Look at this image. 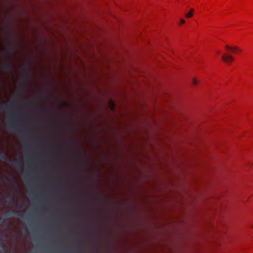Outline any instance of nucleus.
Here are the masks:
<instances>
[{"instance_id": "1", "label": "nucleus", "mask_w": 253, "mask_h": 253, "mask_svg": "<svg viewBox=\"0 0 253 253\" xmlns=\"http://www.w3.org/2000/svg\"><path fill=\"white\" fill-rule=\"evenodd\" d=\"M18 121V118L16 115H14L8 122V127L15 131H17V122Z\"/></svg>"}, {"instance_id": "2", "label": "nucleus", "mask_w": 253, "mask_h": 253, "mask_svg": "<svg viewBox=\"0 0 253 253\" xmlns=\"http://www.w3.org/2000/svg\"><path fill=\"white\" fill-rule=\"evenodd\" d=\"M1 69L5 72L11 73L14 69L13 66L7 62L1 66Z\"/></svg>"}, {"instance_id": "3", "label": "nucleus", "mask_w": 253, "mask_h": 253, "mask_svg": "<svg viewBox=\"0 0 253 253\" xmlns=\"http://www.w3.org/2000/svg\"><path fill=\"white\" fill-rule=\"evenodd\" d=\"M4 104V106H1L2 103L0 102V110H7L9 112H10L11 114L15 115V112L12 111L11 110V106L6 104V103H3Z\"/></svg>"}, {"instance_id": "4", "label": "nucleus", "mask_w": 253, "mask_h": 253, "mask_svg": "<svg viewBox=\"0 0 253 253\" xmlns=\"http://www.w3.org/2000/svg\"><path fill=\"white\" fill-rule=\"evenodd\" d=\"M222 59L225 62L227 63H230L234 60V58L232 56L226 54H224L222 55Z\"/></svg>"}, {"instance_id": "5", "label": "nucleus", "mask_w": 253, "mask_h": 253, "mask_svg": "<svg viewBox=\"0 0 253 253\" xmlns=\"http://www.w3.org/2000/svg\"><path fill=\"white\" fill-rule=\"evenodd\" d=\"M225 48L227 49H230V50H231L232 52H233V53H236V52H240L241 51L240 49L238 47H237L236 46L232 47V46H228V45H226L225 46Z\"/></svg>"}, {"instance_id": "6", "label": "nucleus", "mask_w": 253, "mask_h": 253, "mask_svg": "<svg viewBox=\"0 0 253 253\" xmlns=\"http://www.w3.org/2000/svg\"><path fill=\"white\" fill-rule=\"evenodd\" d=\"M22 214V211H18L17 212L12 211L10 213H9L8 214V215L10 216H14V215L18 216H20Z\"/></svg>"}, {"instance_id": "7", "label": "nucleus", "mask_w": 253, "mask_h": 253, "mask_svg": "<svg viewBox=\"0 0 253 253\" xmlns=\"http://www.w3.org/2000/svg\"><path fill=\"white\" fill-rule=\"evenodd\" d=\"M24 70L25 73L24 74V76L26 78H29L31 76V74L28 72V68L27 67H24Z\"/></svg>"}, {"instance_id": "8", "label": "nucleus", "mask_w": 253, "mask_h": 253, "mask_svg": "<svg viewBox=\"0 0 253 253\" xmlns=\"http://www.w3.org/2000/svg\"><path fill=\"white\" fill-rule=\"evenodd\" d=\"M193 12H194V9H191L190 10V11L186 14V15H185L186 17V18H190V17H192Z\"/></svg>"}, {"instance_id": "9", "label": "nucleus", "mask_w": 253, "mask_h": 253, "mask_svg": "<svg viewBox=\"0 0 253 253\" xmlns=\"http://www.w3.org/2000/svg\"><path fill=\"white\" fill-rule=\"evenodd\" d=\"M6 157V154L5 152H0V158L2 159H4Z\"/></svg>"}, {"instance_id": "10", "label": "nucleus", "mask_w": 253, "mask_h": 253, "mask_svg": "<svg viewBox=\"0 0 253 253\" xmlns=\"http://www.w3.org/2000/svg\"><path fill=\"white\" fill-rule=\"evenodd\" d=\"M18 163H16V164H15V166H16V167H17L18 168H21V162H20V161H19V159L18 160Z\"/></svg>"}, {"instance_id": "11", "label": "nucleus", "mask_w": 253, "mask_h": 253, "mask_svg": "<svg viewBox=\"0 0 253 253\" xmlns=\"http://www.w3.org/2000/svg\"><path fill=\"white\" fill-rule=\"evenodd\" d=\"M192 83L196 85V84H197L198 81L196 79L194 78L192 80Z\"/></svg>"}, {"instance_id": "12", "label": "nucleus", "mask_w": 253, "mask_h": 253, "mask_svg": "<svg viewBox=\"0 0 253 253\" xmlns=\"http://www.w3.org/2000/svg\"><path fill=\"white\" fill-rule=\"evenodd\" d=\"M29 216H30V214H27L26 215H25L23 217V218L24 219H29Z\"/></svg>"}, {"instance_id": "13", "label": "nucleus", "mask_w": 253, "mask_h": 253, "mask_svg": "<svg viewBox=\"0 0 253 253\" xmlns=\"http://www.w3.org/2000/svg\"><path fill=\"white\" fill-rule=\"evenodd\" d=\"M110 105L112 109H114L115 108V104L113 102H111Z\"/></svg>"}, {"instance_id": "14", "label": "nucleus", "mask_w": 253, "mask_h": 253, "mask_svg": "<svg viewBox=\"0 0 253 253\" xmlns=\"http://www.w3.org/2000/svg\"><path fill=\"white\" fill-rule=\"evenodd\" d=\"M49 198H45L43 201V203H44V204L48 203L49 202Z\"/></svg>"}, {"instance_id": "15", "label": "nucleus", "mask_w": 253, "mask_h": 253, "mask_svg": "<svg viewBox=\"0 0 253 253\" xmlns=\"http://www.w3.org/2000/svg\"><path fill=\"white\" fill-rule=\"evenodd\" d=\"M4 221V218H1L0 217V225L1 224H2V223H3Z\"/></svg>"}, {"instance_id": "16", "label": "nucleus", "mask_w": 253, "mask_h": 253, "mask_svg": "<svg viewBox=\"0 0 253 253\" xmlns=\"http://www.w3.org/2000/svg\"><path fill=\"white\" fill-rule=\"evenodd\" d=\"M12 50L11 49H8L7 50V53H9V54H11L12 53Z\"/></svg>"}, {"instance_id": "17", "label": "nucleus", "mask_w": 253, "mask_h": 253, "mask_svg": "<svg viewBox=\"0 0 253 253\" xmlns=\"http://www.w3.org/2000/svg\"><path fill=\"white\" fill-rule=\"evenodd\" d=\"M29 146V145L28 144L27 142H26L25 144H24V148L25 149H26L27 148H28Z\"/></svg>"}, {"instance_id": "18", "label": "nucleus", "mask_w": 253, "mask_h": 253, "mask_svg": "<svg viewBox=\"0 0 253 253\" xmlns=\"http://www.w3.org/2000/svg\"><path fill=\"white\" fill-rule=\"evenodd\" d=\"M184 23H185L184 20V19H181V20H180V24H183Z\"/></svg>"}, {"instance_id": "19", "label": "nucleus", "mask_w": 253, "mask_h": 253, "mask_svg": "<svg viewBox=\"0 0 253 253\" xmlns=\"http://www.w3.org/2000/svg\"><path fill=\"white\" fill-rule=\"evenodd\" d=\"M23 132L24 133H27L29 132V130H28L27 129H24V130H23Z\"/></svg>"}, {"instance_id": "20", "label": "nucleus", "mask_w": 253, "mask_h": 253, "mask_svg": "<svg viewBox=\"0 0 253 253\" xmlns=\"http://www.w3.org/2000/svg\"><path fill=\"white\" fill-rule=\"evenodd\" d=\"M79 252V253H83V250L82 249H80L79 250H78Z\"/></svg>"}, {"instance_id": "21", "label": "nucleus", "mask_w": 253, "mask_h": 253, "mask_svg": "<svg viewBox=\"0 0 253 253\" xmlns=\"http://www.w3.org/2000/svg\"><path fill=\"white\" fill-rule=\"evenodd\" d=\"M59 189L60 190H64V189L62 188H59Z\"/></svg>"}, {"instance_id": "22", "label": "nucleus", "mask_w": 253, "mask_h": 253, "mask_svg": "<svg viewBox=\"0 0 253 253\" xmlns=\"http://www.w3.org/2000/svg\"><path fill=\"white\" fill-rule=\"evenodd\" d=\"M15 103V102L14 101H13V102L12 103V105H14Z\"/></svg>"}, {"instance_id": "23", "label": "nucleus", "mask_w": 253, "mask_h": 253, "mask_svg": "<svg viewBox=\"0 0 253 253\" xmlns=\"http://www.w3.org/2000/svg\"><path fill=\"white\" fill-rule=\"evenodd\" d=\"M20 86L22 87V86H24V85H23V84H21Z\"/></svg>"}, {"instance_id": "24", "label": "nucleus", "mask_w": 253, "mask_h": 253, "mask_svg": "<svg viewBox=\"0 0 253 253\" xmlns=\"http://www.w3.org/2000/svg\"><path fill=\"white\" fill-rule=\"evenodd\" d=\"M19 95L20 96H21V93H19Z\"/></svg>"}]
</instances>
